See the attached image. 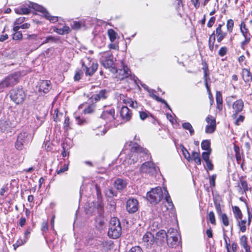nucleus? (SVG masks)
Masks as SVG:
<instances>
[{"label":"nucleus","mask_w":252,"mask_h":252,"mask_svg":"<svg viewBox=\"0 0 252 252\" xmlns=\"http://www.w3.org/2000/svg\"><path fill=\"white\" fill-rule=\"evenodd\" d=\"M155 241L154 235L149 232L146 233L142 238V243L147 248L150 247Z\"/></svg>","instance_id":"19"},{"label":"nucleus","mask_w":252,"mask_h":252,"mask_svg":"<svg viewBox=\"0 0 252 252\" xmlns=\"http://www.w3.org/2000/svg\"><path fill=\"white\" fill-rule=\"evenodd\" d=\"M148 150L143 149L137 144L133 146L130 150V153L126 156L124 161V164L126 165L134 164L139 160V158L147 155Z\"/></svg>","instance_id":"1"},{"label":"nucleus","mask_w":252,"mask_h":252,"mask_svg":"<svg viewBox=\"0 0 252 252\" xmlns=\"http://www.w3.org/2000/svg\"><path fill=\"white\" fill-rule=\"evenodd\" d=\"M227 52V48L225 47H222L220 48L219 51V55L221 56H224Z\"/></svg>","instance_id":"62"},{"label":"nucleus","mask_w":252,"mask_h":252,"mask_svg":"<svg viewBox=\"0 0 252 252\" xmlns=\"http://www.w3.org/2000/svg\"><path fill=\"white\" fill-rule=\"evenodd\" d=\"M68 164H64L62 168H61L59 170H57V173L58 174H60L66 171H67L68 169Z\"/></svg>","instance_id":"57"},{"label":"nucleus","mask_w":252,"mask_h":252,"mask_svg":"<svg viewBox=\"0 0 252 252\" xmlns=\"http://www.w3.org/2000/svg\"><path fill=\"white\" fill-rule=\"evenodd\" d=\"M57 40L58 39L55 37L52 36H48L46 37L45 40L43 41L42 44H44L50 42H56Z\"/></svg>","instance_id":"47"},{"label":"nucleus","mask_w":252,"mask_h":252,"mask_svg":"<svg viewBox=\"0 0 252 252\" xmlns=\"http://www.w3.org/2000/svg\"><path fill=\"white\" fill-rule=\"evenodd\" d=\"M158 168L152 161L145 162L141 165L140 171L142 173L154 175L158 172Z\"/></svg>","instance_id":"12"},{"label":"nucleus","mask_w":252,"mask_h":252,"mask_svg":"<svg viewBox=\"0 0 252 252\" xmlns=\"http://www.w3.org/2000/svg\"><path fill=\"white\" fill-rule=\"evenodd\" d=\"M206 169L209 170H212L214 168V165L212 164L211 161L210 160L205 161Z\"/></svg>","instance_id":"63"},{"label":"nucleus","mask_w":252,"mask_h":252,"mask_svg":"<svg viewBox=\"0 0 252 252\" xmlns=\"http://www.w3.org/2000/svg\"><path fill=\"white\" fill-rule=\"evenodd\" d=\"M127 185V182L126 180L119 178L114 183V187L119 191L123 190Z\"/></svg>","instance_id":"23"},{"label":"nucleus","mask_w":252,"mask_h":252,"mask_svg":"<svg viewBox=\"0 0 252 252\" xmlns=\"http://www.w3.org/2000/svg\"><path fill=\"white\" fill-rule=\"evenodd\" d=\"M22 33L20 32H17L13 34V39L14 40H19L22 38Z\"/></svg>","instance_id":"56"},{"label":"nucleus","mask_w":252,"mask_h":252,"mask_svg":"<svg viewBox=\"0 0 252 252\" xmlns=\"http://www.w3.org/2000/svg\"><path fill=\"white\" fill-rule=\"evenodd\" d=\"M132 113L131 110L127 107L123 106L120 111V116L122 119L125 122L129 121L132 117Z\"/></svg>","instance_id":"20"},{"label":"nucleus","mask_w":252,"mask_h":252,"mask_svg":"<svg viewBox=\"0 0 252 252\" xmlns=\"http://www.w3.org/2000/svg\"><path fill=\"white\" fill-rule=\"evenodd\" d=\"M148 92H149L150 95L151 97H153L154 99L157 100V101H163V99L159 97L157 95H156L155 93L156 91L153 89H149L148 90Z\"/></svg>","instance_id":"39"},{"label":"nucleus","mask_w":252,"mask_h":252,"mask_svg":"<svg viewBox=\"0 0 252 252\" xmlns=\"http://www.w3.org/2000/svg\"><path fill=\"white\" fill-rule=\"evenodd\" d=\"M240 244L245 250L246 252H251L250 247L247 244V238L245 235L240 238Z\"/></svg>","instance_id":"27"},{"label":"nucleus","mask_w":252,"mask_h":252,"mask_svg":"<svg viewBox=\"0 0 252 252\" xmlns=\"http://www.w3.org/2000/svg\"><path fill=\"white\" fill-rule=\"evenodd\" d=\"M163 190L164 191L165 194V206L166 207L167 210H172L174 207V205L169 194L166 188H164Z\"/></svg>","instance_id":"22"},{"label":"nucleus","mask_w":252,"mask_h":252,"mask_svg":"<svg viewBox=\"0 0 252 252\" xmlns=\"http://www.w3.org/2000/svg\"><path fill=\"white\" fill-rule=\"evenodd\" d=\"M222 24H219L216 30V34L218 37L217 41L218 42H220L226 35V33L222 31Z\"/></svg>","instance_id":"24"},{"label":"nucleus","mask_w":252,"mask_h":252,"mask_svg":"<svg viewBox=\"0 0 252 252\" xmlns=\"http://www.w3.org/2000/svg\"><path fill=\"white\" fill-rule=\"evenodd\" d=\"M10 97L16 104H20L24 100L26 94L22 88H15L9 93Z\"/></svg>","instance_id":"7"},{"label":"nucleus","mask_w":252,"mask_h":252,"mask_svg":"<svg viewBox=\"0 0 252 252\" xmlns=\"http://www.w3.org/2000/svg\"><path fill=\"white\" fill-rule=\"evenodd\" d=\"M105 194L107 197L112 198L117 195V192L114 190L113 189H108L105 190Z\"/></svg>","instance_id":"36"},{"label":"nucleus","mask_w":252,"mask_h":252,"mask_svg":"<svg viewBox=\"0 0 252 252\" xmlns=\"http://www.w3.org/2000/svg\"><path fill=\"white\" fill-rule=\"evenodd\" d=\"M121 64L122 68L119 70L117 69V72H116L118 73L116 77L120 80H123L125 78H129L130 79L136 82L135 77V76L131 75V71L128 66L124 63L123 61H121Z\"/></svg>","instance_id":"8"},{"label":"nucleus","mask_w":252,"mask_h":252,"mask_svg":"<svg viewBox=\"0 0 252 252\" xmlns=\"http://www.w3.org/2000/svg\"><path fill=\"white\" fill-rule=\"evenodd\" d=\"M138 209V202L134 198L128 199L126 203V209L129 213L136 212Z\"/></svg>","instance_id":"16"},{"label":"nucleus","mask_w":252,"mask_h":252,"mask_svg":"<svg viewBox=\"0 0 252 252\" xmlns=\"http://www.w3.org/2000/svg\"><path fill=\"white\" fill-rule=\"evenodd\" d=\"M7 87H8V86L4 79L0 82V92H2L4 88Z\"/></svg>","instance_id":"59"},{"label":"nucleus","mask_w":252,"mask_h":252,"mask_svg":"<svg viewBox=\"0 0 252 252\" xmlns=\"http://www.w3.org/2000/svg\"><path fill=\"white\" fill-rule=\"evenodd\" d=\"M216 101L217 104H222V95L220 92H217L216 93Z\"/></svg>","instance_id":"49"},{"label":"nucleus","mask_w":252,"mask_h":252,"mask_svg":"<svg viewBox=\"0 0 252 252\" xmlns=\"http://www.w3.org/2000/svg\"><path fill=\"white\" fill-rule=\"evenodd\" d=\"M233 211L235 218L237 219L241 220L242 218V214L240 208L237 206L233 207Z\"/></svg>","instance_id":"35"},{"label":"nucleus","mask_w":252,"mask_h":252,"mask_svg":"<svg viewBox=\"0 0 252 252\" xmlns=\"http://www.w3.org/2000/svg\"><path fill=\"white\" fill-rule=\"evenodd\" d=\"M113 56L110 52H106L103 54V55L101 58V63L102 65L106 68H110V71L113 73H115L117 72V69L113 66L114 62H113Z\"/></svg>","instance_id":"6"},{"label":"nucleus","mask_w":252,"mask_h":252,"mask_svg":"<svg viewBox=\"0 0 252 252\" xmlns=\"http://www.w3.org/2000/svg\"><path fill=\"white\" fill-rule=\"evenodd\" d=\"M246 221L245 220H241L239 221L238 225L240 227V230L242 232H244L246 230Z\"/></svg>","instance_id":"43"},{"label":"nucleus","mask_w":252,"mask_h":252,"mask_svg":"<svg viewBox=\"0 0 252 252\" xmlns=\"http://www.w3.org/2000/svg\"><path fill=\"white\" fill-rule=\"evenodd\" d=\"M181 147H182V151L184 156L189 161L191 159V157H190V155L189 152L186 149V148L184 147V146L181 145Z\"/></svg>","instance_id":"42"},{"label":"nucleus","mask_w":252,"mask_h":252,"mask_svg":"<svg viewBox=\"0 0 252 252\" xmlns=\"http://www.w3.org/2000/svg\"><path fill=\"white\" fill-rule=\"evenodd\" d=\"M30 141V137L28 133L26 132H22L17 136V140L15 144V148L19 150H21L23 149L24 146L28 144Z\"/></svg>","instance_id":"10"},{"label":"nucleus","mask_w":252,"mask_h":252,"mask_svg":"<svg viewBox=\"0 0 252 252\" xmlns=\"http://www.w3.org/2000/svg\"><path fill=\"white\" fill-rule=\"evenodd\" d=\"M166 232L164 230H160L157 232L155 237V241H159L160 243H162L166 241Z\"/></svg>","instance_id":"25"},{"label":"nucleus","mask_w":252,"mask_h":252,"mask_svg":"<svg viewBox=\"0 0 252 252\" xmlns=\"http://www.w3.org/2000/svg\"><path fill=\"white\" fill-rule=\"evenodd\" d=\"M100 118L103 120L106 124L110 123L111 126H116L114 122L116 119L115 111L113 108L104 111L101 114Z\"/></svg>","instance_id":"11"},{"label":"nucleus","mask_w":252,"mask_h":252,"mask_svg":"<svg viewBox=\"0 0 252 252\" xmlns=\"http://www.w3.org/2000/svg\"><path fill=\"white\" fill-rule=\"evenodd\" d=\"M8 124L7 121L2 122L0 121V127L1 129L5 130L8 127Z\"/></svg>","instance_id":"64"},{"label":"nucleus","mask_w":252,"mask_h":252,"mask_svg":"<svg viewBox=\"0 0 252 252\" xmlns=\"http://www.w3.org/2000/svg\"><path fill=\"white\" fill-rule=\"evenodd\" d=\"M191 159H192L198 165L201 164V159L199 153L195 151L192 152Z\"/></svg>","instance_id":"30"},{"label":"nucleus","mask_w":252,"mask_h":252,"mask_svg":"<svg viewBox=\"0 0 252 252\" xmlns=\"http://www.w3.org/2000/svg\"><path fill=\"white\" fill-rule=\"evenodd\" d=\"M211 151H206L203 152L202 154V157L204 161L209 160V157L211 154Z\"/></svg>","instance_id":"50"},{"label":"nucleus","mask_w":252,"mask_h":252,"mask_svg":"<svg viewBox=\"0 0 252 252\" xmlns=\"http://www.w3.org/2000/svg\"><path fill=\"white\" fill-rule=\"evenodd\" d=\"M163 194L164 191L163 192L161 188L158 187L148 192L147 198L151 203L157 204L163 198Z\"/></svg>","instance_id":"4"},{"label":"nucleus","mask_w":252,"mask_h":252,"mask_svg":"<svg viewBox=\"0 0 252 252\" xmlns=\"http://www.w3.org/2000/svg\"><path fill=\"white\" fill-rule=\"evenodd\" d=\"M95 222L96 227L98 229H102L104 224V219L102 216H99L96 218Z\"/></svg>","instance_id":"29"},{"label":"nucleus","mask_w":252,"mask_h":252,"mask_svg":"<svg viewBox=\"0 0 252 252\" xmlns=\"http://www.w3.org/2000/svg\"><path fill=\"white\" fill-rule=\"evenodd\" d=\"M240 30L242 35L245 38L244 41L242 42L241 47L245 49V46L247 45L251 40V34L249 33L248 29L246 28L244 22H242L240 25Z\"/></svg>","instance_id":"13"},{"label":"nucleus","mask_w":252,"mask_h":252,"mask_svg":"<svg viewBox=\"0 0 252 252\" xmlns=\"http://www.w3.org/2000/svg\"><path fill=\"white\" fill-rule=\"evenodd\" d=\"M120 99L123 101V103L126 105H129V102H131L132 99L128 97H126L123 94L120 95Z\"/></svg>","instance_id":"48"},{"label":"nucleus","mask_w":252,"mask_h":252,"mask_svg":"<svg viewBox=\"0 0 252 252\" xmlns=\"http://www.w3.org/2000/svg\"><path fill=\"white\" fill-rule=\"evenodd\" d=\"M32 231V229L30 227H28L25 231L24 233V238L28 240L29 235Z\"/></svg>","instance_id":"61"},{"label":"nucleus","mask_w":252,"mask_h":252,"mask_svg":"<svg viewBox=\"0 0 252 252\" xmlns=\"http://www.w3.org/2000/svg\"><path fill=\"white\" fill-rule=\"evenodd\" d=\"M243 79L245 82H249L252 80V76L250 71L247 69H243L242 70Z\"/></svg>","instance_id":"28"},{"label":"nucleus","mask_w":252,"mask_h":252,"mask_svg":"<svg viewBox=\"0 0 252 252\" xmlns=\"http://www.w3.org/2000/svg\"><path fill=\"white\" fill-rule=\"evenodd\" d=\"M244 106V102L241 99L237 100L233 103L232 109L233 113L232 115L233 119L236 118L238 114L243 110Z\"/></svg>","instance_id":"17"},{"label":"nucleus","mask_w":252,"mask_h":252,"mask_svg":"<svg viewBox=\"0 0 252 252\" xmlns=\"http://www.w3.org/2000/svg\"><path fill=\"white\" fill-rule=\"evenodd\" d=\"M20 78V74L19 72H15L7 76L4 78V80L9 87L17 84L19 82Z\"/></svg>","instance_id":"15"},{"label":"nucleus","mask_w":252,"mask_h":252,"mask_svg":"<svg viewBox=\"0 0 252 252\" xmlns=\"http://www.w3.org/2000/svg\"><path fill=\"white\" fill-rule=\"evenodd\" d=\"M216 179V175H213L210 178V185L211 187H214L215 186V180Z\"/></svg>","instance_id":"60"},{"label":"nucleus","mask_w":252,"mask_h":252,"mask_svg":"<svg viewBox=\"0 0 252 252\" xmlns=\"http://www.w3.org/2000/svg\"><path fill=\"white\" fill-rule=\"evenodd\" d=\"M81 63L86 76H92L97 69V63L92 58L86 57L81 61Z\"/></svg>","instance_id":"2"},{"label":"nucleus","mask_w":252,"mask_h":252,"mask_svg":"<svg viewBox=\"0 0 252 252\" xmlns=\"http://www.w3.org/2000/svg\"><path fill=\"white\" fill-rule=\"evenodd\" d=\"M219 216L224 226H227L229 225V219L226 214L223 213Z\"/></svg>","instance_id":"38"},{"label":"nucleus","mask_w":252,"mask_h":252,"mask_svg":"<svg viewBox=\"0 0 252 252\" xmlns=\"http://www.w3.org/2000/svg\"><path fill=\"white\" fill-rule=\"evenodd\" d=\"M235 119V124L237 126H239L244 121L245 117L243 115H240L238 118H236Z\"/></svg>","instance_id":"54"},{"label":"nucleus","mask_w":252,"mask_h":252,"mask_svg":"<svg viewBox=\"0 0 252 252\" xmlns=\"http://www.w3.org/2000/svg\"><path fill=\"white\" fill-rule=\"evenodd\" d=\"M166 241L168 245L171 247H175L179 244L178 233L176 229L170 228L166 232Z\"/></svg>","instance_id":"5"},{"label":"nucleus","mask_w":252,"mask_h":252,"mask_svg":"<svg viewBox=\"0 0 252 252\" xmlns=\"http://www.w3.org/2000/svg\"><path fill=\"white\" fill-rule=\"evenodd\" d=\"M83 75V72L81 70H78L76 72L75 74L74 77V79L75 81H79L81 76Z\"/></svg>","instance_id":"55"},{"label":"nucleus","mask_w":252,"mask_h":252,"mask_svg":"<svg viewBox=\"0 0 252 252\" xmlns=\"http://www.w3.org/2000/svg\"><path fill=\"white\" fill-rule=\"evenodd\" d=\"M111 248V244H110V243L106 241H104L103 242L101 243V247L99 249L102 252H106L110 250Z\"/></svg>","instance_id":"32"},{"label":"nucleus","mask_w":252,"mask_h":252,"mask_svg":"<svg viewBox=\"0 0 252 252\" xmlns=\"http://www.w3.org/2000/svg\"><path fill=\"white\" fill-rule=\"evenodd\" d=\"M234 150L235 153V158L237 162L239 163V162L241 160V154L240 152L239 147L235 144L234 146Z\"/></svg>","instance_id":"34"},{"label":"nucleus","mask_w":252,"mask_h":252,"mask_svg":"<svg viewBox=\"0 0 252 252\" xmlns=\"http://www.w3.org/2000/svg\"><path fill=\"white\" fill-rule=\"evenodd\" d=\"M107 32L110 41L114 42L116 39L117 33L113 29L108 30Z\"/></svg>","instance_id":"37"},{"label":"nucleus","mask_w":252,"mask_h":252,"mask_svg":"<svg viewBox=\"0 0 252 252\" xmlns=\"http://www.w3.org/2000/svg\"><path fill=\"white\" fill-rule=\"evenodd\" d=\"M94 109L95 106L94 105H91L84 110V113L88 114H91L94 112Z\"/></svg>","instance_id":"45"},{"label":"nucleus","mask_w":252,"mask_h":252,"mask_svg":"<svg viewBox=\"0 0 252 252\" xmlns=\"http://www.w3.org/2000/svg\"><path fill=\"white\" fill-rule=\"evenodd\" d=\"M201 148L207 151H212L210 148V142L208 140H203L201 144Z\"/></svg>","instance_id":"33"},{"label":"nucleus","mask_w":252,"mask_h":252,"mask_svg":"<svg viewBox=\"0 0 252 252\" xmlns=\"http://www.w3.org/2000/svg\"><path fill=\"white\" fill-rule=\"evenodd\" d=\"M223 239H224V241H225L226 248L227 249H228V248H229V247L230 246V243H228L227 242V240L229 239V238L226 235V231L225 230L224 228H223Z\"/></svg>","instance_id":"51"},{"label":"nucleus","mask_w":252,"mask_h":252,"mask_svg":"<svg viewBox=\"0 0 252 252\" xmlns=\"http://www.w3.org/2000/svg\"><path fill=\"white\" fill-rule=\"evenodd\" d=\"M54 31L59 34L63 35L68 33L70 32V29L69 27L64 26L62 28H55Z\"/></svg>","instance_id":"26"},{"label":"nucleus","mask_w":252,"mask_h":252,"mask_svg":"<svg viewBox=\"0 0 252 252\" xmlns=\"http://www.w3.org/2000/svg\"><path fill=\"white\" fill-rule=\"evenodd\" d=\"M109 91L106 89L101 90L97 94H93L92 99L95 102L106 99L109 95Z\"/></svg>","instance_id":"18"},{"label":"nucleus","mask_w":252,"mask_h":252,"mask_svg":"<svg viewBox=\"0 0 252 252\" xmlns=\"http://www.w3.org/2000/svg\"><path fill=\"white\" fill-rule=\"evenodd\" d=\"M208 218L211 223L213 224H216V219L215 217V214L213 211H211L209 213L208 215Z\"/></svg>","instance_id":"44"},{"label":"nucleus","mask_w":252,"mask_h":252,"mask_svg":"<svg viewBox=\"0 0 252 252\" xmlns=\"http://www.w3.org/2000/svg\"><path fill=\"white\" fill-rule=\"evenodd\" d=\"M128 252H144L139 246L132 247Z\"/></svg>","instance_id":"53"},{"label":"nucleus","mask_w":252,"mask_h":252,"mask_svg":"<svg viewBox=\"0 0 252 252\" xmlns=\"http://www.w3.org/2000/svg\"><path fill=\"white\" fill-rule=\"evenodd\" d=\"M27 241V240H26V239H25L24 238V239L19 238L17 241L16 243L13 244V246L14 249H16L17 248L19 247V246H22V245H24V244H25Z\"/></svg>","instance_id":"40"},{"label":"nucleus","mask_w":252,"mask_h":252,"mask_svg":"<svg viewBox=\"0 0 252 252\" xmlns=\"http://www.w3.org/2000/svg\"><path fill=\"white\" fill-rule=\"evenodd\" d=\"M233 26H234V22H233V20L229 19V20H227V24H226V27H227V31L229 32H232L233 28Z\"/></svg>","instance_id":"46"},{"label":"nucleus","mask_w":252,"mask_h":252,"mask_svg":"<svg viewBox=\"0 0 252 252\" xmlns=\"http://www.w3.org/2000/svg\"><path fill=\"white\" fill-rule=\"evenodd\" d=\"M202 69H203V71H204V80L206 81V80H207V78L209 77V75L208 67L207 66V65H206L205 66H204L202 68Z\"/></svg>","instance_id":"58"},{"label":"nucleus","mask_w":252,"mask_h":252,"mask_svg":"<svg viewBox=\"0 0 252 252\" xmlns=\"http://www.w3.org/2000/svg\"><path fill=\"white\" fill-rule=\"evenodd\" d=\"M240 187L243 189L244 191L248 190L247 183L246 181L240 180Z\"/></svg>","instance_id":"52"},{"label":"nucleus","mask_w":252,"mask_h":252,"mask_svg":"<svg viewBox=\"0 0 252 252\" xmlns=\"http://www.w3.org/2000/svg\"><path fill=\"white\" fill-rule=\"evenodd\" d=\"M29 7L41 12L43 16L46 19H48L52 23H55L58 21V17L51 16L45 8L37 3L31 2Z\"/></svg>","instance_id":"9"},{"label":"nucleus","mask_w":252,"mask_h":252,"mask_svg":"<svg viewBox=\"0 0 252 252\" xmlns=\"http://www.w3.org/2000/svg\"><path fill=\"white\" fill-rule=\"evenodd\" d=\"M39 91L47 93L51 89V85L50 81L42 80L38 84Z\"/></svg>","instance_id":"21"},{"label":"nucleus","mask_w":252,"mask_h":252,"mask_svg":"<svg viewBox=\"0 0 252 252\" xmlns=\"http://www.w3.org/2000/svg\"><path fill=\"white\" fill-rule=\"evenodd\" d=\"M208 125L205 127V132L207 133H213L216 128V123L215 118L212 115H208L206 118Z\"/></svg>","instance_id":"14"},{"label":"nucleus","mask_w":252,"mask_h":252,"mask_svg":"<svg viewBox=\"0 0 252 252\" xmlns=\"http://www.w3.org/2000/svg\"><path fill=\"white\" fill-rule=\"evenodd\" d=\"M182 127L184 129L188 130L190 135L194 134V131L191 125L189 122H186L182 124Z\"/></svg>","instance_id":"31"},{"label":"nucleus","mask_w":252,"mask_h":252,"mask_svg":"<svg viewBox=\"0 0 252 252\" xmlns=\"http://www.w3.org/2000/svg\"><path fill=\"white\" fill-rule=\"evenodd\" d=\"M121 233L122 228L119 219L115 217L112 218L108 232V236L113 239H116L121 236Z\"/></svg>","instance_id":"3"},{"label":"nucleus","mask_w":252,"mask_h":252,"mask_svg":"<svg viewBox=\"0 0 252 252\" xmlns=\"http://www.w3.org/2000/svg\"><path fill=\"white\" fill-rule=\"evenodd\" d=\"M214 205L219 216L222 214L221 212L220 204V202L217 199H214Z\"/></svg>","instance_id":"41"}]
</instances>
